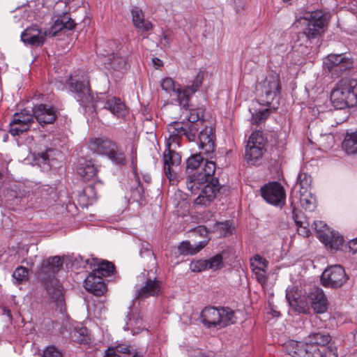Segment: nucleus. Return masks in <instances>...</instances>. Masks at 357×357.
<instances>
[{"mask_svg": "<svg viewBox=\"0 0 357 357\" xmlns=\"http://www.w3.org/2000/svg\"><path fill=\"white\" fill-rule=\"evenodd\" d=\"M215 172V164L206 160L204 167L186 177V188L192 194L195 195L201 190L195 204L206 206L215 198L220 188L218 180L213 177Z\"/></svg>", "mask_w": 357, "mask_h": 357, "instance_id": "nucleus-1", "label": "nucleus"}, {"mask_svg": "<svg viewBox=\"0 0 357 357\" xmlns=\"http://www.w3.org/2000/svg\"><path fill=\"white\" fill-rule=\"evenodd\" d=\"M70 91L75 93V98L83 107H87L90 104L94 109L104 108L109 110L113 115L118 118L124 117L127 114V108L120 98L116 97H107L101 100L97 97L95 100L89 88V81L87 77H82V80L70 77L69 80Z\"/></svg>", "mask_w": 357, "mask_h": 357, "instance_id": "nucleus-2", "label": "nucleus"}, {"mask_svg": "<svg viewBox=\"0 0 357 357\" xmlns=\"http://www.w3.org/2000/svg\"><path fill=\"white\" fill-rule=\"evenodd\" d=\"M64 4L65 2L62 1L55 3L54 13L56 19L48 31L40 29L37 25L29 26L21 33L22 41L25 45L38 47L45 43L47 36H56L60 32L73 29L75 23L68 10H65L62 13L59 11V8Z\"/></svg>", "mask_w": 357, "mask_h": 357, "instance_id": "nucleus-3", "label": "nucleus"}, {"mask_svg": "<svg viewBox=\"0 0 357 357\" xmlns=\"http://www.w3.org/2000/svg\"><path fill=\"white\" fill-rule=\"evenodd\" d=\"M293 357H337L331 336H307L303 341L289 340L284 343Z\"/></svg>", "mask_w": 357, "mask_h": 357, "instance_id": "nucleus-4", "label": "nucleus"}, {"mask_svg": "<svg viewBox=\"0 0 357 357\" xmlns=\"http://www.w3.org/2000/svg\"><path fill=\"white\" fill-rule=\"evenodd\" d=\"M331 100L338 109L351 107L357 103V79L340 80L331 93Z\"/></svg>", "mask_w": 357, "mask_h": 357, "instance_id": "nucleus-5", "label": "nucleus"}, {"mask_svg": "<svg viewBox=\"0 0 357 357\" xmlns=\"http://www.w3.org/2000/svg\"><path fill=\"white\" fill-rule=\"evenodd\" d=\"M201 321L207 328L220 329L235 324L236 317L230 307L208 306L202 310Z\"/></svg>", "mask_w": 357, "mask_h": 357, "instance_id": "nucleus-6", "label": "nucleus"}, {"mask_svg": "<svg viewBox=\"0 0 357 357\" xmlns=\"http://www.w3.org/2000/svg\"><path fill=\"white\" fill-rule=\"evenodd\" d=\"M256 89L259 103L265 106L273 105L272 108L275 109L281 91L279 75L275 72L269 73L264 79L258 82Z\"/></svg>", "mask_w": 357, "mask_h": 357, "instance_id": "nucleus-7", "label": "nucleus"}, {"mask_svg": "<svg viewBox=\"0 0 357 357\" xmlns=\"http://www.w3.org/2000/svg\"><path fill=\"white\" fill-rule=\"evenodd\" d=\"M89 147L91 151L105 155L114 165L126 164L123 149L115 142L107 138H95L90 140Z\"/></svg>", "mask_w": 357, "mask_h": 357, "instance_id": "nucleus-8", "label": "nucleus"}, {"mask_svg": "<svg viewBox=\"0 0 357 357\" xmlns=\"http://www.w3.org/2000/svg\"><path fill=\"white\" fill-rule=\"evenodd\" d=\"M305 26L303 33L308 39L314 38L324 32L328 24L327 15L320 10L306 13L300 19Z\"/></svg>", "mask_w": 357, "mask_h": 357, "instance_id": "nucleus-9", "label": "nucleus"}, {"mask_svg": "<svg viewBox=\"0 0 357 357\" xmlns=\"http://www.w3.org/2000/svg\"><path fill=\"white\" fill-rule=\"evenodd\" d=\"M137 283L135 287L137 298L155 296L161 291L160 283L152 270H144L140 275H137Z\"/></svg>", "mask_w": 357, "mask_h": 357, "instance_id": "nucleus-10", "label": "nucleus"}, {"mask_svg": "<svg viewBox=\"0 0 357 357\" xmlns=\"http://www.w3.org/2000/svg\"><path fill=\"white\" fill-rule=\"evenodd\" d=\"M265 139L261 131H255L250 136L245 148V159L248 163L255 165L263 156Z\"/></svg>", "mask_w": 357, "mask_h": 357, "instance_id": "nucleus-11", "label": "nucleus"}, {"mask_svg": "<svg viewBox=\"0 0 357 357\" xmlns=\"http://www.w3.org/2000/svg\"><path fill=\"white\" fill-rule=\"evenodd\" d=\"M352 66L353 60L346 54H331L324 60V69L337 76L351 68Z\"/></svg>", "mask_w": 357, "mask_h": 357, "instance_id": "nucleus-12", "label": "nucleus"}, {"mask_svg": "<svg viewBox=\"0 0 357 357\" xmlns=\"http://www.w3.org/2000/svg\"><path fill=\"white\" fill-rule=\"evenodd\" d=\"M344 268L340 265L331 266L322 273L321 281L326 287L338 288L342 287L348 280Z\"/></svg>", "mask_w": 357, "mask_h": 357, "instance_id": "nucleus-13", "label": "nucleus"}, {"mask_svg": "<svg viewBox=\"0 0 357 357\" xmlns=\"http://www.w3.org/2000/svg\"><path fill=\"white\" fill-rule=\"evenodd\" d=\"M163 154L164 172L172 185L178 182V176L175 169L177 168L181 162V155L174 151H172L167 146Z\"/></svg>", "mask_w": 357, "mask_h": 357, "instance_id": "nucleus-14", "label": "nucleus"}, {"mask_svg": "<svg viewBox=\"0 0 357 357\" xmlns=\"http://www.w3.org/2000/svg\"><path fill=\"white\" fill-rule=\"evenodd\" d=\"M33 119V114L26 109L15 113L9 123V132L13 136L20 135L27 131Z\"/></svg>", "mask_w": 357, "mask_h": 357, "instance_id": "nucleus-15", "label": "nucleus"}, {"mask_svg": "<svg viewBox=\"0 0 357 357\" xmlns=\"http://www.w3.org/2000/svg\"><path fill=\"white\" fill-rule=\"evenodd\" d=\"M262 197L274 206H282L285 202V192L283 187L278 182L266 184L261 188Z\"/></svg>", "mask_w": 357, "mask_h": 357, "instance_id": "nucleus-16", "label": "nucleus"}, {"mask_svg": "<svg viewBox=\"0 0 357 357\" xmlns=\"http://www.w3.org/2000/svg\"><path fill=\"white\" fill-rule=\"evenodd\" d=\"M62 158L63 155L60 151L52 148L33 155L35 164L44 171H47L52 167H55L57 165V162L61 160Z\"/></svg>", "mask_w": 357, "mask_h": 357, "instance_id": "nucleus-17", "label": "nucleus"}, {"mask_svg": "<svg viewBox=\"0 0 357 357\" xmlns=\"http://www.w3.org/2000/svg\"><path fill=\"white\" fill-rule=\"evenodd\" d=\"M215 136L213 128L211 126H204L198 135L199 149L201 153L210 156L215 149Z\"/></svg>", "mask_w": 357, "mask_h": 357, "instance_id": "nucleus-18", "label": "nucleus"}, {"mask_svg": "<svg viewBox=\"0 0 357 357\" xmlns=\"http://www.w3.org/2000/svg\"><path fill=\"white\" fill-rule=\"evenodd\" d=\"M160 86L167 93L176 95L179 105L187 111L188 106V95L182 91L181 86L170 77H165L161 81Z\"/></svg>", "mask_w": 357, "mask_h": 357, "instance_id": "nucleus-19", "label": "nucleus"}, {"mask_svg": "<svg viewBox=\"0 0 357 357\" xmlns=\"http://www.w3.org/2000/svg\"><path fill=\"white\" fill-rule=\"evenodd\" d=\"M127 57L118 52L116 54H102V63L109 70L123 73L127 70Z\"/></svg>", "mask_w": 357, "mask_h": 357, "instance_id": "nucleus-20", "label": "nucleus"}, {"mask_svg": "<svg viewBox=\"0 0 357 357\" xmlns=\"http://www.w3.org/2000/svg\"><path fill=\"white\" fill-rule=\"evenodd\" d=\"M32 112L40 125L52 123L57 116L55 108L47 105L40 104L36 105Z\"/></svg>", "mask_w": 357, "mask_h": 357, "instance_id": "nucleus-21", "label": "nucleus"}, {"mask_svg": "<svg viewBox=\"0 0 357 357\" xmlns=\"http://www.w3.org/2000/svg\"><path fill=\"white\" fill-rule=\"evenodd\" d=\"M311 307L317 314H323L328 309V299L324 291L319 287H314L309 294Z\"/></svg>", "mask_w": 357, "mask_h": 357, "instance_id": "nucleus-22", "label": "nucleus"}, {"mask_svg": "<svg viewBox=\"0 0 357 357\" xmlns=\"http://www.w3.org/2000/svg\"><path fill=\"white\" fill-rule=\"evenodd\" d=\"M84 286L86 290L96 296H101L106 291V287L102 278L93 272L90 273L84 280Z\"/></svg>", "mask_w": 357, "mask_h": 357, "instance_id": "nucleus-23", "label": "nucleus"}, {"mask_svg": "<svg viewBox=\"0 0 357 357\" xmlns=\"http://www.w3.org/2000/svg\"><path fill=\"white\" fill-rule=\"evenodd\" d=\"M132 21L133 25L142 31H149L153 29L152 23L145 20L142 10L137 6L131 9Z\"/></svg>", "mask_w": 357, "mask_h": 357, "instance_id": "nucleus-24", "label": "nucleus"}, {"mask_svg": "<svg viewBox=\"0 0 357 357\" xmlns=\"http://www.w3.org/2000/svg\"><path fill=\"white\" fill-rule=\"evenodd\" d=\"M320 241L331 252H335L340 249L344 243V238L338 232L331 231L325 236L322 235Z\"/></svg>", "mask_w": 357, "mask_h": 357, "instance_id": "nucleus-25", "label": "nucleus"}, {"mask_svg": "<svg viewBox=\"0 0 357 357\" xmlns=\"http://www.w3.org/2000/svg\"><path fill=\"white\" fill-rule=\"evenodd\" d=\"M185 125L181 122H174L167 126V130L169 133L167 146H170L172 143L178 144V139L184 136Z\"/></svg>", "mask_w": 357, "mask_h": 357, "instance_id": "nucleus-26", "label": "nucleus"}, {"mask_svg": "<svg viewBox=\"0 0 357 357\" xmlns=\"http://www.w3.org/2000/svg\"><path fill=\"white\" fill-rule=\"evenodd\" d=\"M61 333H68L70 335H88V330L83 323L66 320Z\"/></svg>", "mask_w": 357, "mask_h": 357, "instance_id": "nucleus-27", "label": "nucleus"}, {"mask_svg": "<svg viewBox=\"0 0 357 357\" xmlns=\"http://www.w3.org/2000/svg\"><path fill=\"white\" fill-rule=\"evenodd\" d=\"M208 241V240H204L198 244H191L189 241H183L178 245V249L181 255H195L207 245Z\"/></svg>", "mask_w": 357, "mask_h": 357, "instance_id": "nucleus-28", "label": "nucleus"}, {"mask_svg": "<svg viewBox=\"0 0 357 357\" xmlns=\"http://www.w3.org/2000/svg\"><path fill=\"white\" fill-rule=\"evenodd\" d=\"M63 265V260L59 256H54L44 260L41 264L42 272L52 273L57 271Z\"/></svg>", "mask_w": 357, "mask_h": 357, "instance_id": "nucleus-29", "label": "nucleus"}, {"mask_svg": "<svg viewBox=\"0 0 357 357\" xmlns=\"http://www.w3.org/2000/svg\"><path fill=\"white\" fill-rule=\"evenodd\" d=\"M300 203L301 206L306 211H312L317 206L315 197L310 191L299 190Z\"/></svg>", "mask_w": 357, "mask_h": 357, "instance_id": "nucleus-30", "label": "nucleus"}, {"mask_svg": "<svg viewBox=\"0 0 357 357\" xmlns=\"http://www.w3.org/2000/svg\"><path fill=\"white\" fill-rule=\"evenodd\" d=\"M77 172L79 176L89 180L96 174L97 169L91 161L84 160L79 164L77 168Z\"/></svg>", "mask_w": 357, "mask_h": 357, "instance_id": "nucleus-31", "label": "nucleus"}, {"mask_svg": "<svg viewBox=\"0 0 357 357\" xmlns=\"http://www.w3.org/2000/svg\"><path fill=\"white\" fill-rule=\"evenodd\" d=\"M97 267L93 271L101 278L110 275L114 271V266L112 263L107 261H98L96 259Z\"/></svg>", "mask_w": 357, "mask_h": 357, "instance_id": "nucleus-32", "label": "nucleus"}, {"mask_svg": "<svg viewBox=\"0 0 357 357\" xmlns=\"http://www.w3.org/2000/svg\"><path fill=\"white\" fill-rule=\"evenodd\" d=\"M342 148L347 154L357 153V132L347 134L342 144Z\"/></svg>", "mask_w": 357, "mask_h": 357, "instance_id": "nucleus-33", "label": "nucleus"}, {"mask_svg": "<svg viewBox=\"0 0 357 357\" xmlns=\"http://www.w3.org/2000/svg\"><path fill=\"white\" fill-rule=\"evenodd\" d=\"M142 319H130L126 321V326H124L125 331H129L132 333V335H138L148 331L145 328H142Z\"/></svg>", "mask_w": 357, "mask_h": 357, "instance_id": "nucleus-34", "label": "nucleus"}, {"mask_svg": "<svg viewBox=\"0 0 357 357\" xmlns=\"http://www.w3.org/2000/svg\"><path fill=\"white\" fill-rule=\"evenodd\" d=\"M204 76V72L201 70L199 71L195 79L192 81L191 84L188 85L184 89H182V91H186V94L188 95V100H190V96L199 90L203 82Z\"/></svg>", "mask_w": 357, "mask_h": 357, "instance_id": "nucleus-35", "label": "nucleus"}, {"mask_svg": "<svg viewBox=\"0 0 357 357\" xmlns=\"http://www.w3.org/2000/svg\"><path fill=\"white\" fill-rule=\"evenodd\" d=\"M302 215L296 214L295 211L293 212V218L297 226V231L299 235L303 237H308L310 235V230L308 228L309 224L305 220H300V216Z\"/></svg>", "mask_w": 357, "mask_h": 357, "instance_id": "nucleus-36", "label": "nucleus"}, {"mask_svg": "<svg viewBox=\"0 0 357 357\" xmlns=\"http://www.w3.org/2000/svg\"><path fill=\"white\" fill-rule=\"evenodd\" d=\"M312 177L305 172H301L296 180V185H299L302 191H310L311 189Z\"/></svg>", "mask_w": 357, "mask_h": 357, "instance_id": "nucleus-37", "label": "nucleus"}, {"mask_svg": "<svg viewBox=\"0 0 357 357\" xmlns=\"http://www.w3.org/2000/svg\"><path fill=\"white\" fill-rule=\"evenodd\" d=\"M250 111L252 112L251 121L254 124H259L263 122L270 115V109L268 108L255 109L254 112H252V110L250 109Z\"/></svg>", "mask_w": 357, "mask_h": 357, "instance_id": "nucleus-38", "label": "nucleus"}, {"mask_svg": "<svg viewBox=\"0 0 357 357\" xmlns=\"http://www.w3.org/2000/svg\"><path fill=\"white\" fill-rule=\"evenodd\" d=\"M268 261L259 255H255L250 261L252 271L268 270Z\"/></svg>", "mask_w": 357, "mask_h": 357, "instance_id": "nucleus-39", "label": "nucleus"}, {"mask_svg": "<svg viewBox=\"0 0 357 357\" xmlns=\"http://www.w3.org/2000/svg\"><path fill=\"white\" fill-rule=\"evenodd\" d=\"M198 123H188L185 125V134L184 137L190 141L195 142L197 137V133L199 130Z\"/></svg>", "mask_w": 357, "mask_h": 357, "instance_id": "nucleus-40", "label": "nucleus"}, {"mask_svg": "<svg viewBox=\"0 0 357 357\" xmlns=\"http://www.w3.org/2000/svg\"><path fill=\"white\" fill-rule=\"evenodd\" d=\"M203 116L204 110L202 109H190L187 119L190 123H198L199 126H202L204 123Z\"/></svg>", "mask_w": 357, "mask_h": 357, "instance_id": "nucleus-41", "label": "nucleus"}, {"mask_svg": "<svg viewBox=\"0 0 357 357\" xmlns=\"http://www.w3.org/2000/svg\"><path fill=\"white\" fill-rule=\"evenodd\" d=\"M213 232H217L220 236H225L231 232V227L229 222H216L213 227Z\"/></svg>", "mask_w": 357, "mask_h": 357, "instance_id": "nucleus-42", "label": "nucleus"}, {"mask_svg": "<svg viewBox=\"0 0 357 357\" xmlns=\"http://www.w3.org/2000/svg\"><path fill=\"white\" fill-rule=\"evenodd\" d=\"M314 225L320 241L321 240L322 235L325 236L332 231L328 225L322 221H314Z\"/></svg>", "mask_w": 357, "mask_h": 357, "instance_id": "nucleus-43", "label": "nucleus"}, {"mask_svg": "<svg viewBox=\"0 0 357 357\" xmlns=\"http://www.w3.org/2000/svg\"><path fill=\"white\" fill-rule=\"evenodd\" d=\"M27 277L28 270L23 266L17 267L13 273V279L15 280L18 283H21L22 282L26 280Z\"/></svg>", "mask_w": 357, "mask_h": 357, "instance_id": "nucleus-44", "label": "nucleus"}, {"mask_svg": "<svg viewBox=\"0 0 357 357\" xmlns=\"http://www.w3.org/2000/svg\"><path fill=\"white\" fill-rule=\"evenodd\" d=\"M203 158L201 154H195L190 157L186 162L187 169H197L202 162Z\"/></svg>", "mask_w": 357, "mask_h": 357, "instance_id": "nucleus-45", "label": "nucleus"}, {"mask_svg": "<svg viewBox=\"0 0 357 357\" xmlns=\"http://www.w3.org/2000/svg\"><path fill=\"white\" fill-rule=\"evenodd\" d=\"M208 269L217 270L222 266V257L218 254L210 259L207 260Z\"/></svg>", "mask_w": 357, "mask_h": 357, "instance_id": "nucleus-46", "label": "nucleus"}, {"mask_svg": "<svg viewBox=\"0 0 357 357\" xmlns=\"http://www.w3.org/2000/svg\"><path fill=\"white\" fill-rule=\"evenodd\" d=\"M190 268L192 272H202L208 269L207 260L199 259L193 261L190 265Z\"/></svg>", "mask_w": 357, "mask_h": 357, "instance_id": "nucleus-47", "label": "nucleus"}, {"mask_svg": "<svg viewBox=\"0 0 357 357\" xmlns=\"http://www.w3.org/2000/svg\"><path fill=\"white\" fill-rule=\"evenodd\" d=\"M298 293L294 288L288 287L286 291V298L289 305H295V302L299 298Z\"/></svg>", "mask_w": 357, "mask_h": 357, "instance_id": "nucleus-48", "label": "nucleus"}, {"mask_svg": "<svg viewBox=\"0 0 357 357\" xmlns=\"http://www.w3.org/2000/svg\"><path fill=\"white\" fill-rule=\"evenodd\" d=\"M252 271L255 275V278L257 279V282L262 286V287H264L268 280V277L266 275L267 270Z\"/></svg>", "mask_w": 357, "mask_h": 357, "instance_id": "nucleus-49", "label": "nucleus"}, {"mask_svg": "<svg viewBox=\"0 0 357 357\" xmlns=\"http://www.w3.org/2000/svg\"><path fill=\"white\" fill-rule=\"evenodd\" d=\"M291 307L300 313L306 314L308 311L307 303L300 298L295 302V305H292Z\"/></svg>", "mask_w": 357, "mask_h": 357, "instance_id": "nucleus-50", "label": "nucleus"}, {"mask_svg": "<svg viewBox=\"0 0 357 357\" xmlns=\"http://www.w3.org/2000/svg\"><path fill=\"white\" fill-rule=\"evenodd\" d=\"M43 357H62L61 353L54 346L47 347L43 351Z\"/></svg>", "mask_w": 357, "mask_h": 357, "instance_id": "nucleus-51", "label": "nucleus"}, {"mask_svg": "<svg viewBox=\"0 0 357 357\" xmlns=\"http://www.w3.org/2000/svg\"><path fill=\"white\" fill-rule=\"evenodd\" d=\"M116 351L117 353L119 354H135V350L133 349L132 347H131L129 345L126 344H118L115 347Z\"/></svg>", "mask_w": 357, "mask_h": 357, "instance_id": "nucleus-52", "label": "nucleus"}, {"mask_svg": "<svg viewBox=\"0 0 357 357\" xmlns=\"http://www.w3.org/2000/svg\"><path fill=\"white\" fill-rule=\"evenodd\" d=\"M100 184L101 182L99 181L96 183V185H88L87 187L85 188L84 192L89 198L96 199L97 195L96 192V186Z\"/></svg>", "mask_w": 357, "mask_h": 357, "instance_id": "nucleus-53", "label": "nucleus"}, {"mask_svg": "<svg viewBox=\"0 0 357 357\" xmlns=\"http://www.w3.org/2000/svg\"><path fill=\"white\" fill-rule=\"evenodd\" d=\"M192 232L196 236L199 235L200 236L205 237V238H206L208 236L207 229L204 226H202V225L197 226L192 230Z\"/></svg>", "mask_w": 357, "mask_h": 357, "instance_id": "nucleus-54", "label": "nucleus"}, {"mask_svg": "<svg viewBox=\"0 0 357 357\" xmlns=\"http://www.w3.org/2000/svg\"><path fill=\"white\" fill-rule=\"evenodd\" d=\"M348 248L349 252L354 254L357 252V237L349 241L348 243Z\"/></svg>", "mask_w": 357, "mask_h": 357, "instance_id": "nucleus-55", "label": "nucleus"}, {"mask_svg": "<svg viewBox=\"0 0 357 357\" xmlns=\"http://www.w3.org/2000/svg\"><path fill=\"white\" fill-rule=\"evenodd\" d=\"M105 357H120L116 351V348L109 347L107 349Z\"/></svg>", "mask_w": 357, "mask_h": 357, "instance_id": "nucleus-56", "label": "nucleus"}, {"mask_svg": "<svg viewBox=\"0 0 357 357\" xmlns=\"http://www.w3.org/2000/svg\"><path fill=\"white\" fill-rule=\"evenodd\" d=\"M3 314L8 316L10 319H11V312L9 309H7L6 307L3 308Z\"/></svg>", "mask_w": 357, "mask_h": 357, "instance_id": "nucleus-57", "label": "nucleus"}, {"mask_svg": "<svg viewBox=\"0 0 357 357\" xmlns=\"http://www.w3.org/2000/svg\"><path fill=\"white\" fill-rule=\"evenodd\" d=\"M271 314L273 317H279L280 315V312L271 309Z\"/></svg>", "mask_w": 357, "mask_h": 357, "instance_id": "nucleus-58", "label": "nucleus"}, {"mask_svg": "<svg viewBox=\"0 0 357 357\" xmlns=\"http://www.w3.org/2000/svg\"><path fill=\"white\" fill-rule=\"evenodd\" d=\"M146 255L150 258H153V252L149 250L146 251Z\"/></svg>", "mask_w": 357, "mask_h": 357, "instance_id": "nucleus-59", "label": "nucleus"}, {"mask_svg": "<svg viewBox=\"0 0 357 357\" xmlns=\"http://www.w3.org/2000/svg\"><path fill=\"white\" fill-rule=\"evenodd\" d=\"M163 40L167 43H169V38L166 35H162Z\"/></svg>", "mask_w": 357, "mask_h": 357, "instance_id": "nucleus-60", "label": "nucleus"}, {"mask_svg": "<svg viewBox=\"0 0 357 357\" xmlns=\"http://www.w3.org/2000/svg\"><path fill=\"white\" fill-rule=\"evenodd\" d=\"M153 61L156 64V61L160 62V60L159 59H158V58H155V59H153Z\"/></svg>", "mask_w": 357, "mask_h": 357, "instance_id": "nucleus-61", "label": "nucleus"}, {"mask_svg": "<svg viewBox=\"0 0 357 357\" xmlns=\"http://www.w3.org/2000/svg\"><path fill=\"white\" fill-rule=\"evenodd\" d=\"M132 357H138V356L135 354H133Z\"/></svg>", "mask_w": 357, "mask_h": 357, "instance_id": "nucleus-62", "label": "nucleus"}, {"mask_svg": "<svg viewBox=\"0 0 357 357\" xmlns=\"http://www.w3.org/2000/svg\"><path fill=\"white\" fill-rule=\"evenodd\" d=\"M89 262V259L86 260V263L88 264Z\"/></svg>", "mask_w": 357, "mask_h": 357, "instance_id": "nucleus-63", "label": "nucleus"}, {"mask_svg": "<svg viewBox=\"0 0 357 357\" xmlns=\"http://www.w3.org/2000/svg\"><path fill=\"white\" fill-rule=\"evenodd\" d=\"M80 342V343H82L84 342L83 340H79Z\"/></svg>", "mask_w": 357, "mask_h": 357, "instance_id": "nucleus-64", "label": "nucleus"}]
</instances>
